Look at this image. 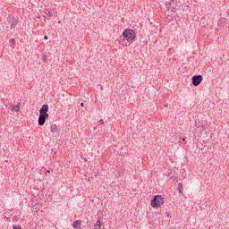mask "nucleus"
I'll return each mask as SVG.
<instances>
[{
    "mask_svg": "<svg viewBox=\"0 0 229 229\" xmlns=\"http://www.w3.org/2000/svg\"><path fill=\"white\" fill-rule=\"evenodd\" d=\"M196 128H200L201 125H199V122H195Z\"/></svg>",
    "mask_w": 229,
    "mask_h": 229,
    "instance_id": "obj_16",
    "label": "nucleus"
},
{
    "mask_svg": "<svg viewBox=\"0 0 229 229\" xmlns=\"http://www.w3.org/2000/svg\"><path fill=\"white\" fill-rule=\"evenodd\" d=\"M12 110H14V112H19L21 110V103L18 102L17 105L13 106V109Z\"/></svg>",
    "mask_w": 229,
    "mask_h": 229,
    "instance_id": "obj_10",
    "label": "nucleus"
},
{
    "mask_svg": "<svg viewBox=\"0 0 229 229\" xmlns=\"http://www.w3.org/2000/svg\"><path fill=\"white\" fill-rule=\"evenodd\" d=\"M168 10H171L173 13L176 12L178 10V4L174 0H171L168 4Z\"/></svg>",
    "mask_w": 229,
    "mask_h": 229,
    "instance_id": "obj_5",
    "label": "nucleus"
},
{
    "mask_svg": "<svg viewBox=\"0 0 229 229\" xmlns=\"http://www.w3.org/2000/svg\"><path fill=\"white\" fill-rule=\"evenodd\" d=\"M81 106H85V104H83V103H81Z\"/></svg>",
    "mask_w": 229,
    "mask_h": 229,
    "instance_id": "obj_22",
    "label": "nucleus"
},
{
    "mask_svg": "<svg viewBox=\"0 0 229 229\" xmlns=\"http://www.w3.org/2000/svg\"><path fill=\"white\" fill-rule=\"evenodd\" d=\"M165 203L164 197L161 195H156L151 200V207L152 208H159V207H162V204Z\"/></svg>",
    "mask_w": 229,
    "mask_h": 229,
    "instance_id": "obj_3",
    "label": "nucleus"
},
{
    "mask_svg": "<svg viewBox=\"0 0 229 229\" xmlns=\"http://www.w3.org/2000/svg\"><path fill=\"white\" fill-rule=\"evenodd\" d=\"M100 123L105 124V122L103 121V119H100Z\"/></svg>",
    "mask_w": 229,
    "mask_h": 229,
    "instance_id": "obj_20",
    "label": "nucleus"
},
{
    "mask_svg": "<svg viewBox=\"0 0 229 229\" xmlns=\"http://www.w3.org/2000/svg\"><path fill=\"white\" fill-rule=\"evenodd\" d=\"M47 38H48L47 36H44L45 40H47Z\"/></svg>",
    "mask_w": 229,
    "mask_h": 229,
    "instance_id": "obj_21",
    "label": "nucleus"
},
{
    "mask_svg": "<svg viewBox=\"0 0 229 229\" xmlns=\"http://www.w3.org/2000/svg\"><path fill=\"white\" fill-rule=\"evenodd\" d=\"M45 15H46L47 19H51V17H53V13H51L49 10H47L45 12Z\"/></svg>",
    "mask_w": 229,
    "mask_h": 229,
    "instance_id": "obj_11",
    "label": "nucleus"
},
{
    "mask_svg": "<svg viewBox=\"0 0 229 229\" xmlns=\"http://www.w3.org/2000/svg\"><path fill=\"white\" fill-rule=\"evenodd\" d=\"M182 140L183 142H185V138H182Z\"/></svg>",
    "mask_w": 229,
    "mask_h": 229,
    "instance_id": "obj_23",
    "label": "nucleus"
},
{
    "mask_svg": "<svg viewBox=\"0 0 229 229\" xmlns=\"http://www.w3.org/2000/svg\"><path fill=\"white\" fill-rule=\"evenodd\" d=\"M47 173H51V171H50V170H47Z\"/></svg>",
    "mask_w": 229,
    "mask_h": 229,
    "instance_id": "obj_24",
    "label": "nucleus"
},
{
    "mask_svg": "<svg viewBox=\"0 0 229 229\" xmlns=\"http://www.w3.org/2000/svg\"><path fill=\"white\" fill-rule=\"evenodd\" d=\"M10 26H11V30H13V28H15V26H17V24H19V21L17 19H15L14 17H11L10 18Z\"/></svg>",
    "mask_w": 229,
    "mask_h": 229,
    "instance_id": "obj_6",
    "label": "nucleus"
},
{
    "mask_svg": "<svg viewBox=\"0 0 229 229\" xmlns=\"http://www.w3.org/2000/svg\"><path fill=\"white\" fill-rule=\"evenodd\" d=\"M226 22V18L222 17L218 20V24H225Z\"/></svg>",
    "mask_w": 229,
    "mask_h": 229,
    "instance_id": "obj_13",
    "label": "nucleus"
},
{
    "mask_svg": "<svg viewBox=\"0 0 229 229\" xmlns=\"http://www.w3.org/2000/svg\"><path fill=\"white\" fill-rule=\"evenodd\" d=\"M183 184L182 182H179L177 185V191H179L180 194H183Z\"/></svg>",
    "mask_w": 229,
    "mask_h": 229,
    "instance_id": "obj_9",
    "label": "nucleus"
},
{
    "mask_svg": "<svg viewBox=\"0 0 229 229\" xmlns=\"http://www.w3.org/2000/svg\"><path fill=\"white\" fill-rule=\"evenodd\" d=\"M94 229H98V228L94 227Z\"/></svg>",
    "mask_w": 229,
    "mask_h": 229,
    "instance_id": "obj_25",
    "label": "nucleus"
},
{
    "mask_svg": "<svg viewBox=\"0 0 229 229\" xmlns=\"http://www.w3.org/2000/svg\"><path fill=\"white\" fill-rule=\"evenodd\" d=\"M95 228H97V229H104L105 225H103V223H101V220H98L96 225H95Z\"/></svg>",
    "mask_w": 229,
    "mask_h": 229,
    "instance_id": "obj_7",
    "label": "nucleus"
},
{
    "mask_svg": "<svg viewBox=\"0 0 229 229\" xmlns=\"http://www.w3.org/2000/svg\"><path fill=\"white\" fill-rule=\"evenodd\" d=\"M123 38H126V40L129 42L128 44H126V46H130V42H133L135 40V37H137V34L132 29H126L123 32Z\"/></svg>",
    "mask_w": 229,
    "mask_h": 229,
    "instance_id": "obj_2",
    "label": "nucleus"
},
{
    "mask_svg": "<svg viewBox=\"0 0 229 229\" xmlns=\"http://www.w3.org/2000/svg\"><path fill=\"white\" fill-rule=\"evenodd\" d=\"M48 111L49 106L47 104H44L39 110V116L38 120L39 126H44V124H46V119H49V114H47Z\"/></svg>",
    "mask_w": 229,
    "mask_h": 229,
    "instance_id": "obj_1",
    "label": "nucleus"
},
{
    "mask_svg": "<svg viewBox=\"0 0 229 229\" xmlns=\"http://www.w3.org/2000/svg\"><path fill=\"white\" fill-rule=\"evenodd\" d=\"M11 47L13 49L15 47V38L11 39Z\"/></svg>",
    "mask_w": 229,
    "mask_h": 229,
    "instance_id": "obj_14",
    "label": "nucleus"
},
{
    "mask_svg": "<svg viewBox=\"0 0 229 229\" xmlns=\"http://www.w3.org/2000/svg\"><path fill=\"white\" fill-rule=\"evenodd\" d=\"M200 131H205V125L200 126Z\"/></svg>",
    "mask_w": 229,
    "mask_h": 229,
    "instance_id": "obj_17",
    "label": "nucleus"
},
{
    "mask_svg": "<svg viewBox=\"0 0 229 229\" xmlns=\"http://www.w3.org/2000/svg\"><path fill=\"white\" fill-rule=\"evenodd\" d=\"M43 62H44V63H47V58H46V57L43 58Z\"/></svg>",
    "mask_w": 229,
    "mask_h": 229,
    "instance_id": "obj_19",
    "label": "nucleus"
},
{
    "mask_svg": "<svg viewBox=\"0 0 229 229\" xmlns=\"http://www.w3.org/2000/svg\"><path fill=\"white\" fill-rule=\"evenodd\" d=\"M13 229H21L20 225L13 226Z\"/></svg>",
    "mask_w": 229,
    "mask_h": 229,
    "instance_id": "obj_18",
    "label": "nucleus"
},
{
    "mask_svg": "<svg viewBox=\"0 0 229 229\" xmlns=\"http://www.w3.org/2000/svg\"><path fill=\"white\" fill-rule=\"evenodd\" d=\"M165 21L166 22H171V21H173V16H166Z\"/></svg>",
    "mask_w": 229,
    "mask_h": 229,
    "instance_id": "obj_15",
    "label": "nucleus"
},
{
    "mask_svg": "<svg viewBox=\"0 0 229 229\" xmlns=\"http://www.w3.org/2000/svg\"><path fill=\"white\" fill-rule=\"evenodd\" d=\"M50 131L52 133H58V127L56 126V124H52L50 126Z\"/></svg>",
    "mask_w": 229,
    "mask_h": 229,
    "instance_id": "obj_8",
    "label": "nucleus"
},
{
    "mask_svg": "<svg viewBox=\"0 0 229 229\" xmlns=\"http://www.w3.org/2000/svg\"><path fill=\"white\" fill-rule=\"evenodd\" d=\"M191 81H192V85L194 87H198L201 83V81H203V76H201V75H194L191 78Z\"/></svg>",
    "mask_w": 229,
    "mask_h": 229,
    "instance_id": "obj_4",
    "label": "nucleus"
},
{
    "mask_svg": "<svg viewBox=\"0 0 229 229\" xmlns=\"http://www.w3.org/2000/svg\"><path fill=\"white\" fill-rule=\"evenodd\" d=\"M81 225V221H80V220H76L73 223V228H80Z\"/></svg>",
    "mask_w": 229,
    "mask_h": 229,
    "instance_id": "obj_12",
    "label": "nucleus"
}]
</instances>
